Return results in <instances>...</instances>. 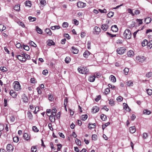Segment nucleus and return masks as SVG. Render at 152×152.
<instances>
[{"label":"nucleus","instance_id":"a878e982","mask_svg":"<svg viewBox=\"0 0 152 152\" xmlns=\"http://www.w3.org/2000/svg\"><path fill=\"white\" fill-rule=\"evenodd\" d=\"M27 115H28V117L29 119L31 120L33 118V115L30 111H28Z\"/></svg>","mask_w":152,"mask_h":152},{"label":"nucleus","instance_id":"3c124183","mask_svg":"<svg viewBox=\"0 0 152 152\" xmlns=\"http://www.w3.org/2000/svg\"><path fill=\"white\" fill-rule=\"evenodd\" d=\"M48 99L50 101H53L54 99L53 95L51 94H50V95H48Z\"/></svg>","mask_w":152,"mask_h":152},{"label":"nucleus","instance_id":"72a5a7b5","mask_svg":"<svg viewBox=\"0 0 152 152\" xmlns=\"http://www.w3.org/2000/svg\"><path fill=\"white\" fill-rule=\"evenodd\" d=\"M68 102V99L67 98V97H66L64 100V107H66V104Z\"/></svg>","mask_w":152,"mask_h":152},{"label":"nucleus","instance_id":"69168bd1","mask_svg":"<svg viewBox=\"0 0 152 152\" xmlns=\"http://www.w3.org/2000/svg\"><path fill=\"white\" fill-rule=\"evenodd\" d=\"M123 98L121 96H118L117 98V100L118 102H121L123 100Z\"/></svg>","mask_w":152,"mask_h":152},{"label":"nucleus","instance_id":"f704fd0d","mask_svg":"<svg viewBox=\"0 0 152 152\" xmlns=\"http://www.w3.org/2000/svg\"><path fill=\"white\" fill-rule=\"evenodd\" d=\"M23 56L24 58L26 59H26H29L30 58V56L26 53L23 54Z\"/></svg>","mask_w":152,"mask_h":152},{"label":"nucleus","instance_id":"4d7b16f0","mask_svg":"<svg viewBox=\"0 0 152 152\" xmlns=\"http://www.w3.org/2000/svg\"><path fill=\"white\" fill-rule=\"evenodd\" d=\"M31 151L32 152H36L37 151V148L35 146H33L31 148Z\"/></svg>","mask_w":152,"mask_h":152},{"label":"nucleus","instance_id":"ddd939ff","mask_svg":"<svg viewBox=\"0 0 152 152\" xmlns=\"http://www.w3.org/2000/svg\"><path fill=\"white\" fill-rule=\"evenodd\" d=\"M129 132L131 133H133L136 132V129L135 126H132L129 128Z\"/></svg>","mask_w":152,"mask_h":152},{"label":"nucleus","instance_id":"c756f323","mask_svg":"<svg viewBox=\"0 0 152 152\" xmlns=\"http://www.w3.org/2000/svg\"><path fill=\"white\" fill-rule=\"evenodd\" d=\"M96 126V124L95 123H94L93 124H88V128L91 129L92 128H94Z\"/></svg>","mask_w":152,"mask_h":152},{"label":"nucleus","instance_id":"473e14b6","mask_svg":"<svg viewBox=\"0 0 152 152\" xmlns=\"http://www.w3.org/2000/svg\"><path fill=\"white\" fill-rule=\"evenodd\" d=\"M29 20L31 22H33L36 20V18L32 17L31 16H29L28 18Z\"/></svg>","mask_w":152,"mask_h":152},{"label":"nucleus","instance_id":"de8ad7c7","mask_svg":"<svg viewBox=\"0 0 152 152\" xmlns=\"http://www.w3.org/2000/svg\"><path fill=\"white\" fill-rule=\"evenodd\" d=\"M87 118V115L86 114L85 115H83L81 116V119L83 121L86 120Z\"/></svg>","mask_w":152,"mask_h":152},{"label":"nucleus","instance_id":"bf43d9fd","mask_svg":"<svg viewBox=\"0 0 152 152\" xmlns=\"http://www.w3.org/2000/svg\"><path fill=\"white\" fill-rule=\"evenodd\" d=\"M1 70L2 72H6L7 71V68L5 67H0Z\"/></svg>","mask_w":152,"mask_h":152},{"label":"nucleus","instance_id":"1a4fd4ad","mask_svg":"<svg viewBox=\"0 0 152 152\" xmlns=\"http://www.w3.org/2000/svg\"><path fill=\"white\" fill-rule=\"evenodd\" d=\"M7 151H12L13 149V146L10 144H8L7 146Z\"/></svg>","mask_w":152,"mask_h":152},{"label":"nucleus","instance_id":"0e129e2a","mask_svg":"<svg viewBox=\"0 0 152 152\" xmlns=\"http://www.w3.org/2000/svg\"><path fill=\"white\" fill-rule=\"evenodd\" d=\"M142 19H137L136 21L137 23H139V24L140 25L142 23Z\"/></svg>","mask_w":152,"mask_h":152},{"label":"nucleus","instance_id":"680f3d73","mask_svg":"<svg viewBox=\"0 0 152 152\" xmlns=\"http://www.w3.org/2000/svg\"><path fill=\"white\" fill-rule=\"evenodd\" d=\"M75 142L78 145H80L81 142L79 139H76L75 140Z\"/></svg>","mask_w":152,"mask_h":152},{"label":"nucleus","instance_id":"5701e85b","mask_svg":"<svg viewBox=\"0 0 152 152\" xmlns=\"http://www.w3.org/2000/svg\"><path fill=\"white\" fill-rule=\"evenodd\" d=\"M110 79L111 80L113 83H115L116 81L115 77L113 75H110Z\"/></svg>","mask_w":152,"mask_h":152},{"label":"nucleus","instance_id":"e2e57ef3","mask_svg":"<svg viewBox=\"0 0 152 152\" xmlns=\"http://www.w3.org/2000/svg\"><path fill=\"white\" fill-rule=\"evenodd\" d=\"M147 45L149 48H152V40L148 42Z\"/></svg>","mask_w":152,"mask_h":152},{"label":"nucleus","instance_id":"2eb2a0df","mask_svg":"<svg viewBox=\"0 0 152 152\" xmlns=\"http://www.w3.org/2000/svg\"><path fill=\"white\" fill-rule=\"evenodd\" d=\"M123 105L124 108V109L128 111H129L130 110V109L127 104L124 103H123Z\"/></svg>","mask_w":152,"mask_h":152},{"label":"nucleus","instance_id":"4c0bfd02","mask_svg":"<svg viewBox=\"0 0 152 152\" xmlns=\"http://www.w3.org/2000/svg\"><path fill=\"white\" fill-rule=\"evenodd\" d=\"M25 4L26 6H28L29 7H31V1H28L25 2Z\"/></svg>","mask_w":152,"mask_h":152},{"label":"nucleus","instance_id":"c03bdc74","mask_svg":"<svg viewBox=\"0 0 152 152\" xmlns=\"http://www.w3.org/2000/svg\"><path fill=\"white\" fill-rule=\"evenodd\" d=\"M32 130L35 132H38L39 131V129H37V127L35 126H34L32 127Z\"/></svg>","mask_w":152,"mask_h":152},{"label":"nucleus","instance_id":"79ce46f5","mask_svg":"<svg viewBox=\"0 0 152 152\" xmlns=\"http://www.w3.org/2000/svg\"><path fill=\"white\" fill-rule=\"evenodd\" d=\"M62 26L63 28H66L68 26V23L67 22H64L63 23Z\"/></svg>","mask_w":152,"mask_h":152},{"label":"nucleus","instance_id":"58836bf2","mask_svg":"<svg viewBox=\"0 0 152 152\" xmlns=\"http://www.w3.org/2000/svg\"><path fill=\"white\" fill-rule=\"evenodd\" d=\"M14 9L15 10L19 11L20 10V6L18 5H16L14 7Z\"/></svg>","mask_w":152,"mask_h":152},{"label":"nucleus","instance_id":"f257e3e1","mask_svg":"<svg viewBox=\"0 0 152 152\" xmlns=\"http://www.w3.org/2000/svg\"><path fill=\"white\" fill-rule=\"evenodd\" d=\"M78 71L79 72L82 74H86L89 72V69L86 67H80L78 68Z\"/></svg>","mask_w":152,"mask_h":152},{"label":"nucleus","instance_id":"774afa93","mask_svg":"<svg viewBox=\"0 0 152 152\" xmlns=\"http://www.w3.org/2000/svg\"><path fill=\"white\" fill-rule=\"evenodd\" d=\"M148 137V134L146 133H144L143 134V138L144 139H145L147 138Z\"/></svg>","mask_w":152,"mask_h":152},{"label":"nucleus","instance_id":"a18cd8bd","mask_svg":"<svg viewBox=\"0 0 152 152\" xmlns=\"http://www.w3.org/2000/svg\"><path fill=\"white\" fill-rule=\"evenodd\" d=\"M129 69L128 68H125L124 70V72L125 75H127L128 74V72H129Z\"/></svg>","mask_w":152,"mask_h":152},{"label":"nucleus","instance_id":"39448f33","mask_svg":"<svg viewBox=\"0 0 152 152\" xmlns=\"http://www.w3.org/2000/svg\"><path fill=\"white\" fill-rule=\"evenodd\" d=\"M126 49L124 48H118L116 50L118 53L122 54L124 53Z\"/></svg>","mask_w":152,"mask_h":152},{"label":"nucleus","instance_id":"dca6fc26","mask_svg":"<svg viewBox=\"0 0 152 152\" xmlns=\"http://www.w3.org/2000/svg\"><path fill=\"white\" fill-rule=\"evenodd\" d=\"M47 45L49 46L54 45L55 44V42L52 40H49L47 41Z\"/></svg>","mask_w":152,"mask_h":152},{"label":"nucleus","instance_id":"c85d7f7f","mask_svg":"<svg viewBox=\"0 0 152 152\" xmlns=\"http://www.w3.org/2000/svg\"><path fill=\"white\" fill-rule=\"evenodd\" d=\"M45 31L50 36L52 35V32L49 28L46 29Z\"/></svg>","mask_w":152,"mask_h":152},{"label":"nucleus","instance_id":"6ab92c4d","mask_svg":"<svg viewBox=\"0 0 152 152\" xmlns=\"http://www.w3.org/2000/svg\"><path fill=\"white\" fill-rule=\"evenodd\" d=\"M96 77L95 75L90 76L88 79V80L91 82H93L95 80Z\"/></svg>","mask_w":152,"mask_h":152},{"label":"nucleus","instance_id":"4468645a","mask_svg":"<svg viewBox=\"0 0 152 152\" xmlns=\"http://www.w3.org/2000/svg\"><path fill=\"white\" fill-rule=\"evenodd\" d=\"M22 98L23 99V101L25 103H27L28 101V97L25 95V94L22 95Z\"/></svg>","mask_w":152,"mask_h":152},{"label":"nucleus","instance_id":"4be33fe9","mask_svg":"<svg viewBox=\"0 0 152 152\" xmlns=\"http://www.w3.org/2000/svg\"><path fill=\"white\" fill-rule=\"evenodd\" d=\"M89 54V52L88 51L86 50L84 52L83 54V56L84 57L87 58Z\"/></svg>","mask_w":152,"mask_h":152},{"label":"nucleus","instance_id":"2f4dec72","mask_svg":"<svg viewBox=\"0 0 152 152\" xmlns=\"http://www.w3.org/2000/svg\"><path fill=\"white\" fill-rule=\"evenodd\" d=\"M29 44L32 47H37V45L34 42L32 41L29 42Z\"/></svg>","mask_w":152,"mask_h":152},{"label":"nucleus","instance_id":"ea45409f","mask_svg":"<svg viewBox=\"0 0 152 152\" xmlns=\"http://www.w3.org/2000/svg\"><path fill=\"white\" fill-rule=\"evenodd\" d=\"M151 113V112L147 110H145L143 111V114L146 115H149Z\"/></svg>","mask_w":152,"mask_h":152},{"label":"nucleus","instance_id":"6e6d98bb","mask_svg":"<svg viewBox=\"0 0 152 152\" xmlns=\"http://www.w3.org/2000/svg\"><path fill=\"white\" fill-rule=\"evenodd\" d=\"M109 101V104L111 106H113L114 105V101L113 99H108Z\"/></svg>","mask_w":152,"mask_h":152},{"label":"nucleus","instance_id":"7ed1b4c3","mask_svg":"<svg viewBox=\"0 0 152 152\" xmlns=\"http://www.w3.org/2000/svg\"><path fill=\"white\" fill-rule=\"evenodd\" d=\"M14 89L16 91H19L21 89V86L19 82L15 81L14 83Z\"/></svg>","mask_w":152,"mask_h":152},{"label":"nucleus","instance_id":"c9c22d12","mask_svg":"<svg viewBox=\"0 0 152 152\" xmlns=\"http://www.w3.org/2000/svg\"><path fill=\"white\" fill-rule=\"evenodd\" d=\"M101 118L103 121H105L107 119V117L106 115L102 114L101 115Z\"/></svg>","mask_w":152,"mask_h":152},{"label":"nucleus","instance_id":"e433bc0d","mask_svg":"<svg viewBox=\"0 0 152 152\" xmlns=\"http://www.w3.org/2000/svg\"><path fill=\"white\" fill-rule=\"evenodd\" d=\"M114 15V12H109L107 14V16L109 18H111Z\"/></svg>","mask_w":152,"mask_h":152},{"label":"nucleus","instance_id":"37998d69","mask_svg":"<svg viewBox=\"0 0 152 152\" xmlns=\"http://www.w3.org/2000/svg\"><path fill=\"white\" fill-rule=\"evenodd\" d=\"M71 60L70 58L69 57H66L65 60V61L66 63H68Z\"/></svg>","mask_w":152,"mask_h":152},{"label":"nucleus","instance_id":"a211bd4d","mask_svg":"<svg viewBox=\"0 0 152 152\" xmlns=\"http://www.w3.org/2000/svg\"><path fill=\"white\" fill-rule=\"evenodd\" d=\"M10 95L13 98L16 97L17 96V94L15 92H14L13 91H11L10 92Z\"/></svg>","mask_w":152,"mask_h":152},{"label":"nucleus","instance_id":"5fc2aeb1","mask_svg":"<svg viewBox=\"0 0 152 152\" xmlns=\"http://www.w3.org/2000/svg\"><path fill=\"white\" fill-rule=\"evenodd\" d=\"M110 90L109 88H106L105 90V91L104 92V93L106 95L109 93L110 92Z\"/></svg>","mask_w":152,"mask_h":152},{"label":"nucleus","instance_id":"aec40b11","mask_svg":"<svg viewBox=\"0 0 152 152\" xmlns=\"http://www.w3.org/2000/svg\"><path fill=\"white\" fill-rule=\"evenodd\" d=\"M71 51L74 54H77L79 51V50L77 48H72Z\"/></svg>","mask_w":152,"mask_h":152},{"label":"nucleus","instance_id":"9b49d317","mask_svg":"<svg viewBox=\"0 0 152 152\" xmlns=\"http://www.w3.org/2000/svg\"><path fill=\"white\" fill-rule=\"evenodd\" d=\"M111 30L113 32H116L118 31V29L117 26L116 25H115L111 26Z\"/></svg>","mask_w":152,"mask_h":152},{"label":"nucleus","instance_id":"864d4df0","mask_svg":"<svg viewBox=\"0 0 152 152\" xmlns=\"http://www.w3.org/2000/svg\"><path fill=\"white\" fill-rule=\"evenodd\" d=\"M147 92L148 94L149 95H151L152 94V90L150 89H148L147 90Z\"/></svg>","mask_w":152,"mask_h":152},{"label":"nucleus","instance_id":"7c9ffc66","mask_svg":"<svg viewBox=\"0 0 152 152\" xmlns=\"http://www.w3.org/2000/svg\"><path fill=\"white\" fill-rule=\"evenodd\" d=\"M126 85L128 86H132L133 85V83L132 81H129L126 82Z\"/></svg>","mask_w":152,"mask_h":152},{"label":"nucleus","instance_id":"603ef678","mask_svg":"<svg viewBox=\"0 0 152 152\" xmlns=\"http://www.w3.org/2000/svg\"><path fill=\"white\" fill-rule=\"evenodd\" d=\"M106 34L107 35H108L110 37H115L116 36V35L115 34H112L108 32H107Z\"/></svg>","mask_w":152,"mask_h":152},{"label":"nucleus","instance_id":"a19ab883","mask_svg":"<svg viewBox=\"0 0 152 152\" xmlns=\"http://www.w3.org/2000/svg\"><path fill=\"white\" fill-rule=\"evenodd\" d=\"M48 116H49V119L50 120V121L52 122H54L55 121V118L54 117H53L51 115H48Z\"/></svg>","mask_w":152,"mask_h":152},{"label":"nucleus","instance_id":"f03ea898","mask_svg":"<svg viewBox=\"0 0 152 152\" xmlns=\"http://www.w3.org/2000/svg\"><path fill=\"white\" fill-rule=\"evenodd\" d=\"M124 35L126 38L128 39H130L132 37V34L130 30L127 29L124 31Z\"/></svg>","mask_w":152,"mask_h":152},{"label":"nucleus","instance_id":"bb28decb","mask_svg":"<svg viewBox=\"0 0 152 152\" xmlns=\"http://www.w3.org/2000/svg\"><path fill=\"white\" fill-rule=\"evenodd\" d=\"M52 30H55L56 29H59L60 28V26H52L50 28Z\"/></svg>","mask_w":152,"mask_h":152},{"label":"nucleus","instance_id":"b1692460","mask_svg":"<svg viewBox=\"0 0 152 152\" xmlns=\"http://www.w3.org/2000/svg\"><path fill=\"white\" fill-rule=\"evenodd\" d=\"M148 41L146 39L144 40L142 42V45L143 47L145 46L148 45Z\"/></svg>","mask_w":152,"mask_h":152},{"label":"nucleus","instance_id":"412c9836","mask_svg":"<svg viewBox=\"0 0 152 152\" xmlns=\"http://www.w3.org/2000/svg\"><path fill=\"white\" fill-rule=\"evenodd\" d=\"M151 19L150 17H147L145 18V21L146 24L150 23L151 21Z\"/></svg>","mask_w":152,"mask_h":152},{"label":"nucleus","instance_id":"f3484780","mask_svg":"<svg viewBox=\"0 0 152 152\" xmlns=\"http://www.w3.org/2000/svg\"><path fill=\"white\" fill-rule=\"evenodd\" d=\"M127 54L129 56L131 57L133 56L134 55V53L132 50H129Z\"/></svg>","mask_w":152,"mask_h":152},{"label":"nucleus","instance_id":"49530a36","mask_svg":"<svg viewBox=\"0 0 152 152\" xmlns=\"http://www.w3.org/2000/svg\"><path fill=\"white\" fill-rule=\"evenodd\" d=\"M110 124V123L109 122H107L106 124H103L102 126V128L103 130H104V129L105 128L106 126H107L109 125Z\"/></svg>","mask_w":152,"mask_h":152},{"label":"nucleus","instance_id":"393cba45","mask_svg":"<svg viewBox=\"0 0 152 152\" xmlns=\"http://www.w3.org/2000/svg\"><path fill=\"white\" fill-rule=\"evenodd\" d=\"M94 29L96 34H99L101 31L100 28L97 26L95 27Z\"/></svg>","mask_w":152,"mask_h":152},{"label":"nucleus","instance_id":"9d476101","mask_svg":"<svg viewBox=\"0 0 152 152\" xmlns=\"http://www.w3.org/2000/svg\"><path fill=\"white\" fill-rule=\"evenodd\" d=\"M99 110V108L97 106H94L93 107L92 109V112L93 113H96L98 112Z\"/></svg>","mask_w":152,"mask_h":152},{"label":"nucleus","instance_id":"338daca9","mask_svg":"<svg viewBox=\"0 0 152 152\" xmlns=\"http://www.w3.org/2000/svg\"><path fill=\"white\" fill-rule=\"evenodd\" d=\"M10 120L12 122H13L15 121V118L14 116H11L10 117Z\"/></svg>","mask_w":152,"mask_h":152},{"label":"nucleus","instance_id":"0eeeda50","mask_svg":"<svg viewBox=\"0 0 152 152\" xmlns=\"http://www.w3.org/2000/svg\"><path fill=\"white\" fill-rule=\"evenodd\" d=\"M86 4L82 2L79 1L77 4V5L78 7L79 8H83L86 6Z\"/></svg>","mask_w":152,"mask_h":152},{"label":"nucleus","instance_id":"cd10ccee","mask_svg":"<svg viewBox=\"0 0 152 152\" xmlns=\"http://www.w3.org/2000/svg\"><path fill=\"white\" fill-rule=\"evenodd\" d=\"M36 28L37 31L38 33L40 34H41L42 33V30L38 26L36 27Z\"/></svg>","mask_w":152,"mask_h":152},{"label":"nucleus","instance_id":"423d86ee","mask_svg":"<svg viewBox=\"0 0 152 152\" xmlns=\"http://www.w3.org/2000/svg\"><path fill=\"white\" fill-rule=\"evenodd\" d=\"M16 57L21 61L25 62L26 61V59L24 58L23 54L21 55H18L16 56Z\"/></svg>","mask_w":152,"mask_h":152},{"label":"nucleus","instance_id":"20e7f679","mask_svg":"<svg viewBox=\"0 0 152 152\" xmlns=\"http://www.w3.org/2000/svg\"><path fill=\"white\" fill-rule=\"evenodd\" d=\"M146 58L143 56H138L136 58L137 61L141 63H143L145 61Z\"/></svg>","mask_w":152,"mask_h":152},{"label":"nucleus","instance_id":"09e8293b","mask_svg":"<svg viewBox=\"0 0 152 152\" xmlns=\"http://www.w3.org/2000/svg\"><path fill=\"white\" fill-rule=\"evenodd\" d=\"M19 138L17 137H15L13 138V141L15 142H17L19 141Z\"/></svg>","mask_w":152,"mask_h":152},{"label":"nucleus","instance_id":"13d9d810","mask_svg":"<svg viewBox=\"0 0 152 152\" xmlns=\"http://www.w3.org/2000/svg\"><path fill=\"white\" fill-rule=\"evenodd\" d=\"M146 76L148 77H150L152 76V72H149L146 74Z\"/></svg>","mask_w":152,"mask_h":152},{"label":"nucleus","instance_id":"6e6552de","mask_svg":"<svg viewBox=\"0 0 152 152\" xmlns=\"http://www.w3.org/2000/svg\"><path fill=\"white\" fill-rule=\"evenodd\" d=\"M109 27L108 25L106 24H103L101 26V28L104 31H106L108 28Z\"/></svg>","mask_w":152,"mask_h":152},{"label":"nucleus","instance_id":"8fccbe9b","mask_svg":"<svg viewBox=\"0 0 152 152\" xmlns=\"http://www.w3.org/2000/svg\"><path fill=\"white\" fill-rule=\"evenodd\" d=\"M17 23L18 24L19 26H21L22 27H25V25L23 22H22L20 21H19L17 22Z\"/></svg>","mask_w":152,"mask_h":152},{"label":"nucleus","instance_id":"f8f14e48","mask_svg":"<svg viewBox=\"0 0 152 152\" xmlns=\"http://www.w3.org/2000/svg\"><path fill=\"white\" fill-rule=\"evenodd\" d=\"M23 137L24 139L26 140H28L30 139V136L26 133H25L23 135Z\"/></svg>","mask_w":152,"mask_h":152},{"label":"nucleus","instance_id":"052dcab7","mask_svg":"<svg viewBox=\"0 0 152 152\" xmlns=\"http://www.w3.org/2000/svg\"><path fill=\"white\" fill-rule=\"evenodd\" d=\"M127 12L131 14L133 16H134V14L133 13L131 9H129L127 10Z\"/></svg>","mask_w":152,"mask_h":152}]
</instances>
